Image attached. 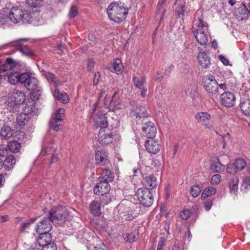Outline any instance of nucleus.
Instances as JSON below:
<instances>
[{"mask_svg":"<svg viewBox=\"0 0 250 250\" xmlns=\"http://www.w3.org/2000/svg\"><path fill=\"white\" fill-rule=\"evenodd\" d=\"M110 189V186L107 182L100 180L93 189L94 193L96 195H102L107 193Z\"/></svg>","mask_w":250,"mask_h":250,"instance_id":"f3484780","label":"nucleus"},{"mask_svg":"<svg viewBox=\"0 0 250 250\" xmlns=\"http://www.w3.org/2000/svg\"><path fill=\"white\" fill-rule=\"evenodd\" d=\"M195 118L199 123L204 124L210 119V115L206 112L198 113Z\"/></svg>","mask_w":250,"mask_h":250,"instance_id":"f704fd0d","label":"nucleus"},{"mask_svg":"<svg viewBox=\"0 0 250 250\" xmlns=\"http://www.w3.org/2000/svg\"><path fill=\"white\" fill-rule=\"evenodd\" d=\"M138 231L134 230L129 234H124L123 237L125 241L129 243L134 242L137 239Z\"/></svg>","mask_w":250,"mask_h":250,"instance_id":"ea45409f","label":"nucleus"},{"mask_svg":"<svg viewBox=\"0 0 250 250\" xmlns=\"http://www.w3.org/2000/svg\"><path fill=\"white\" fill-rule=\"evenodd\" d=\"M165 239L164 237H161L158 242L157 250H163V247L164 245Z\"/></svg>","mask_w":250,"mask_h":250,"instance_id":"69168bd1","label":"nucleus"},{"mask_svg":"<svg viewBox=\"0 0 250 250\" xmlns=\"http://www.w3.org/2000/svg\"><path fill=\"white\" fill-rule=\"evenodd\" d=\"M250 186V180L248 177H244L241 185L242 190L247 189Z\"/></svg>","mask_w":250,"mask_h":250,"instance_id":"864d4df0","label":"nucleus"},{"mask_svg":"<svg viewBox=\"0 0 250 250\" xmlns=\"http://www.w3.org/2000/svg\"><path fill=\"white\" fill-rule=\"evenodd\" d=\"M227 171L228 173L234 174L239 170L236 169L235 165L233 163L230 164L227 167Z\"/></svg>","mask_w":250,"mask_h":250,"instance_id":"5fc2aeb1","label":"nucleus"},{"mask_svg":"<svg viewBox=\"0 0 250 250\" xmlns=\"http://www.w3.org/2000/svg\"><path fill=\"white\" fill-rule=\"evenodd\" d=\"M91 212L95 216H99L102 213L101 204L97 201H92L90 205Z\"/></svg>","mask_w":250,"mask_h":250,"instance_id":"cd10ccee","label":"nucleus"},{"mask_svg":"<svg viewBox=\"0 0 250 250\" xmlns=\"http://www.w3.org/2000/svg\"><path fill=\"white\" fill-rule=\"evenodd\" d=\"M67 216L66 209L62 206H59L52 208L48 216L51 218L53 223H58V222H63Z\"/></svg>","mask_w":250,"mask_h":250,"instance_id":"39448f33","label":"nucleus"},{"mask_svg":"<svg viewBox=\"0 0 250 250\" xmlns=\"http://www.w3.org/2000/svg\"><path fill=\"white\" fill-rule=\"evenodd\" d=\"M224 169L225 166L220 163L219 159H217L216 161H214L210 167V170L213 172H220Z\"/></svg>","mask_w":250,"mask_h":250,"instance_id":"72a5a7b5","label":"nucleus"},{"mask_svg":"<svg viewBox=\"0 0 250 250\" xmlns=\"http://www.w3.org/2000/svg\"><path fill=\"white\" fill-rule=\"evenodd\" d=\"M53 96L55 98L62 103H67L69 101V97L67 94L66 93H60L57 88L54 90Z\"/></svg>","mask_w":250,"mask_h":250,"instance_id":"2f4dec72","label":"nucleus"},{"mask_svg":"<svg viewBox=\"0 0 250 250\" xmlns=\"http://www.w3.org/2000/svg\"><path fill=\"white\" fill-rule=\"evenodd\" d=\"M10 98L20 104H22L25 100L24 93L18 90H14Z\"/></svg>","mask_w":250,"mask_h":250,"instance_id":"b1692460","label":"nucleus"},{"mask_svg":"<svg viewBox=\"0 0 250 250\" xmlns=\"http://www.w3.org/2000/svg\"><path fill=\"white\" fill-rule=\"evenodd\" d=\"M140 203L146 207H150L153 202V196L149 189L139 188L136 193Z\"/></svg>","mask_w":250,"mask_h":250,"instance_id":"6e6552de","label":"nucleus"},{"mask_svg":"<svg viewBox=\"0 0 250 250\" xmlns=\"http://www.w3.org/2000/svg\"><path fill=\"white\" fill-rule=\"evenodd\" d=\"M37 110L35 104L32 103L31 104L25 106L23 109V112L29 115L32 113H36Z\"/></svg>","mask_w":250,"mask_h":250,"instance_id":"c03bdc74","label":"nucleus"},{"mask_svg":"<svg viewBox=\"0 0 250 250\" xmlns=\"http://www.w3.org/2000/svg\"><path fill=\"white\" fill-rule=\"evenodd\" d=\"M202 83L208 93L215 95L218 93V83L213 76L210 74L204 76L202 78Z\"/></svg>","mask_w":250,"mask_h":250,"instance_id":"423d86ee","label":"nucleus"},{"mask_svg":"<svg viewBox=\"0 0 250 250\" xmlns=\"http://www.w3.org/2000/svg\"><path fill=\"white\" fill-rule=\"evenodd\" d=\"M130 116L137 124H143L148 120V116L146 108L143 106L137 105L134 107L130 112Z\"/></svg>","mask_w":250,"mask_h":250,"instance_id":"20e7f679","label":"nucleus"},{"mask_svg":"<svg viewBox=\"0 0 250 250\" xmlns=\"http://www.w3.org/2000/svg\"><path fill=\"white\" fill-rule=\"evenodd\" d=\"M216 192V188L212 187H210L208 188H206L204 190L202 194V198L205 199L207 198L208 197L214 194Z\"/></svg>","mask_w":250,"mask_h":250,"instance_id":"a19ab883","label":"nucleus"},{"mask_svg":"<svg viewBox=\"0 0 250 250\" xmlns=\"http://www.w3.org/2000/svg\"><path fill=\"white\" fill-rule=\"evenodd\" d=\"M143 185L147 189H153L157 187L159 182L153 175L149 174L144 178L142 180Z\"/></svg>","mask_w":250,"mask_h":250,"instance_id":"a211bd4d","label":"nucleus"},{"mask_svg":"<svg viewBox=\"0 0 250 250\" xmlns=\"http://www.w3.org/2000/svg\"><path fill=\"white\" fill-rule=\"evenodd\" d=\"M198 61L200 65L205 69L209 68L211 65L210 58L206 51H202L199 53Z\"/></svg>","mask_w":250,"mask_h":250,"instance_id":"6ab92c4d","label":"nucleus"},{"mask_svg":"<svg viewBox=\"0 0 250 250\" xmlns=\"http://www.w3.org/2000/svg\"><path fill=\"white\" fill-rule=\"evenodd\" d=\"M95 161L97 165L100 166H105L109 163L108 154L104 150H98L95 153Z\"/></svg>","mask_w":250,"mask_h":250,"instance_id":"dca6fc26","label":"nucleus"},{"mask_svg":"<svg viewBox=\"0 0 250 250\" xmlns=\"http://www.w3.org/2000/svg\"><path fill=\"white\" fill-rule=\"evenodd\" d=\"M30 76L29 75V74L27 73H24L22 74H20L19 73V82L22 84H24V86L25 85V83H26V82L28 80L29 78H30Z\"/></svg>","mask_w":250,"mask_h":250,"instance_id":"de8ad7c7","label":"nucleus"},{"mask_svg":"<svg viewBox=\"0 0 250 250\" xmlns=\"http://www.w3.org/2000/svg\"><path fill=\"white\" fill-rule=\"evenodd\" d=\"M13 131L9 126L4 125L1 128L0 136L5 140L9 139L13 136Z\"/></svg>","mask_w":250,"mask_h":250,"instance_id":"7c9ffc66","label":"nucleus"},{"mask_svg":"<svg viewBox=\"0 0 250 250\" xmlns=\"http://www.w3.org/2000/svg\"><path fill=\"white\" fill-rule=\"evenodd\" d=\"M121 1H113L107 8V13L110 19L115 22L120 23L125 20L128 13V9Z\"/></svg>","mask_w":250,"mask_h":250,"instance_id":"f03ea898","label":"nucleus"},{"mask_svg":"<svg viewBox=\"0 0 250 250\" xmlns=\"http://www.w3.org/2000/svg\"><path fill=\"white\" fill-rule=\"evenodd\" d=\"M16 164V159L12 155L7 156L5 158L4 167L6 170H9L12 169Z\"/></svg>","mask_w":250,"mask_h":250,"instance_id":"c756f323","label":"nucleus"},{"mask_svg":"<svg viewBox=\"0 0 250 250\" xmlns=\"http://www.w3.org/2000/svg\"><path fill=\"white\" fill-rule=\"evenodd\" d=\"M94 250H109V249L106 245L103 243H101L94 247Z\"/></svg>","mask_w":250,"mask_h":250,"instance_id":"680f3d73","label":"nucleus"},{"mask_svg":"<svg viewBox=\"0 0 250 250\" xmlns=\"http://www.w3.org/2000/svg\"><path fill=\"white\" fill-rule=\"evenodd\" d=\"M101 79V75L99 72H97L95 73L94 78H93V84L94 85H97L99 81Z\"/></svg>","mask_w":250,"mask_h":250,"instance_id":"e2e57ef3","label":"nucleus"},{"mask_svg":"<svg viewBox=\"0 0 250 250\" xmlns=\"http://www.w3.org/2000/svg\"><path fill=\"white\" fill-rule=\"evenodd\" d=\"M57 247L56 245L53 242H51L46 246L42 248V250H57Z\"/></svg>","mask_w":250,"mask_h":250,"instance_id":"6e6d98bb","label":"nucleus"},{"mask_svg":"<svg viewBox=\"0 0 250 250\" xmlns=\"http://www.w3.org/2000/svg\"><path fill=\"white\" fill-rule=\"evenodd\" d=\"M91 120L93 121L94 125L100 127V129L107 128L108 125L107 117L104 114L99 111H97L95 107L91 115Z\"/></svg>","mask_w":250,"mask_h":250,"instance_id":"9d476101","label":"nucleus"},{"mask_svg":"<svg viewBox=\"0 0 250 250\" xmlns=\"http://www.w3.org/2000/svg\"><path fill=\"white\" fill-rule=\"evenodd\" d=\"M16 65V62L12 58H7L5 63L0 66V70L6 72L14 68Z\"/></svg>","mask_w":250,"mask_h":250,"instance_id":"bb28decb","label":"nucleus"},{"mask_svg":"<svg viewBox=\"0 0 250 250\" xmlns=\"http://www.w3.org/2000/svg\"><path fill=\"white\" fill-rule=\"evenodd\" d=\"M30 117L27 113L22 112L17 116L15 127L17 129L23 127L29 121Z\"/></svg>","mask_w":250,"mask_h":250,"instance_id":"5701e85b","label":"nucleus"},{"mask_svg":"<svg viewBox=\"0 0 250 250\" xmlns=\"http://www.w3.org/2000/svg\"><path fill=\"white\" fill-rule=\"evenodd\" d=\"M40 236L36 243V246L38 245L43 248L47 244L52 242V236L49 232L39 233Z\"/></svg>","mask_w":250,"mask_h":250,"instance_id":"4be33fe9","label":"nucleus"},{"mask_svg":"<svg viewBox=\"0 0 250 250\" xmlns=\"http://www.w3.org/2000/svg\"><path fill=\"white\" fill-rule=\"evenodd\" d=\"M234 164L235 166V167L239 171L243 169L246 166L245 161L242 159H238L235 160Z\"/></svg>","mask_w":250,"mask_h":250,"instance_id":"a18cd8bd","label":"nucleus"},{"mask_svg":"<svg viewBox=\"0 0 250 250\" xmlns=\"http://www.w3.org/2000/svg\"><path fill=\"white\" fill-rule=\"evenodd\" d=\"M78 14V8L75 6H72L70 10L69 16L70 18H74Z\"/></svg>","mask_w":250,"mask_h":250,"instance_id":"bf43d9fd","label":"nucleus"},{"mask_svg":"<svg viewBox=\"0 0 250 250\" xmlns=\"http://www.w3.org/2000/svg\"><path fill=\"white\" fill-rule=\"evenodd\" d=\"M19 73L17 72H12L8 76V81L10 83L15 84L19 82Z\"/></svg>","mask_w":250,"mask_h":250,"instance_id":"79ce46f5","label":"nucleus"},{"mask_svg":"<svg viewBox=\"0 0 250 250\" xmlns=\"http://www.w3.org/2000/svg\"><path fill=\"white\" fill-rule=\"evenodd\" d=\"M239 106L241 111L244 115L250 116V99L241 100Z\"/></svg>","mask_w":250,"mask_h":250,"instance_id":"393cba45","label":"nucleus"},{"mask_svg":"<svg viewBox=\"0 0 250 250\" xmlns=\"http://www.w3.org/2000/svg\"><path fill=\"white\" fill-rule=\"evenodd\" d=\"M239 180L237 177H234L231 179L229 183V190L231 193L235 194L238 188Z\"/></svg>","mask_w":250,"mask_h":250,"instance_id":"e433bc0d","label":"nucleus"},{"mask_svg":"<svg viewBox=\"0 0 250 250\" xmlns=\"http://www.w3.org/2000/svg\"><path fill=\"white\" fill-rule=\"evenodd\" d=\"M110 69L112 72L116 73L121 72L123 69V65L121 60L119 59H116L112 63Z\"/></svg>","mask_w":250,"mask_h":250,"instance_id":"c9c22d12","label":"nucleus"},{"mask_svg":"<svg viewBox=\"0 0 250 250\" xmlns=\"http://www.w3.org/2000/svg\"><path fill=\"white\" fill-rule=\"evenodd\" d=\"M64 114V109L63 108H60L55 112L54 116L50 120V127L51 128L56 131L60 130L63 124Z\"/></svg>","mask_w":250,"mask_h":250,"instance_id":"1a4fd4ad","label":"nucleus"},{"mask_svg":"<svg viewBox=\"0 0 250 250\" xmlns=\"http://www.w3.org/2000/svg\"><path fill=\"white\" fill-rule=\"evenodd\" d=\"M142 130L144 136L148 139H153L156 134L157 129L154 124L148 120L143 124Z\"/></svg>","mask_w":250,"mask_h":250,"instance_id":"9b49d317","label":"nucleus"},{"mask_svg":"<svg viewBox=\"0 0 250 250\" xmlns=\"http://www.w3.org/2000/svg\"><path fill=\"white\" fill-rule=\"evenodd\" d=\"M8 175L9 174L6 172L1 173L0 174V187H1L3 183H4L5 177H7Z\"/></svg>","mask_w":250,"mask_h":250,"instance_id":"0e129e2a","label":"nucleus"},{"mask_svg":"<svg viewBox=\"0 0 250 250\" xmlns=\"http://www.w3.org/2000/svg\"><path fill=\"white\" fill-rule=\"evenodd\" d=\"M145 146L147 151L150 153L156 154L159 152L160 149L158 142L154 141L153 139L146 141Z\"/></svg>","mask_w":250,"mask_h":250,"instance_id":"aec40b11","label":"nucleus"},{"mask_svg":"<svg viewBox=\"0 0 250 250\" xmlns=\"http://www.w3.org/2000/svg\"><path fill=\"white\" fill-rule=\"evenodd\" d=\"M46 78L49 82H52L55 85V86L57 85V79L55 77L53 74L50 72L47 73L46 74Z\"/></svg>","mask_w":250,"mask_h":250,"instance_id":"603ef678","label":"nucleus"},{"mask_svg":"<svg viewBox=\"0 0 250 250\" xmlns=\"http://www.w3.org/2000/svg\"><path fill=\"white\" fill-rule=\"evenodd\" d=\"M98 140L101 144L108 145L112 142L113 137L108 128L100 129L98 134Z\"/></svg>","mask_w":250,"mask_h":250,"instance_id":"4468645a","label":"nucleus"},{"mask_svg":"<svg viewBox=\"0 0 250 250\" xmlns=\"http://www.w3.org/2000/svg\"><path fill=\"white\" fill-rule=\"evenodd\" d=\"M101 195L102 197L100 198V201L102 204L107 205L112 200L113 198H111L110 195L107 194V193Z\"/></svg>","mask_w":250,"mask_h":250,"instance_id":"09e8293b","label":"nucleus"},{"mask_svg":"<svg viewBox=\"0 0 250 250\" xmlns=\"http://www.w3.org/2000/svg\"><path fill=\"white\" fill-rule=\"evenodd\" d=\"M201 189L198 186L194 185L192 186L190 189V194L192 197H197L201 192Z\"/></svg>","mask_w":250,"mask_h":250,"instance_id":"49530a36","label":"nucleus"},{"mask_svg":"<svg viewBox=\"0 0 250 250\" xmlns=\"http://www.w3.org/2000/svg\"><path fill=\"white\" fill-rule=\"evenodd\" d=\"M36 13L30 12L28 9L21 6H13L10 9L9 18L15 23L21 22L23 23H30L34 21Z\"/></svg>","mask_w":250,"mask_h":250,"instance_id":"7ed1b4c3","label":"nucleus"},{"mask_svg":"<svg viewBox=\"0 0 250 250\" xmlns=\"http://www.w3.org/2000/svg\"><path fill=\"white\" fill-rule=\"evenodd\" d=\"M36 218H34L31 219L29 222H27V223H22L21 224V231H24L25 229L29 227L31 224L33 223L35 220Z\"/></svg>","mask_w":250,"mask_h":250,"instance_id":"4d7b16f0","label":"nucleus"},{"mask_svg":"<svg viewBox=\"0 0 250 250\" xmlns=\"http://www.w3.org/2000/svg\"><path fill=\"white\" fill-rule=\"evenodd\" d=\"M114 178V175L113 172L108 169H105L99 177V180H102L109 183V182L113 181Z\"/></svg>","mask_w":250,"mask_h":250,"instance_id":"c85d7f7f","label":"nucleus"},{"mask_svg":"<svg viewBox=\"0 0 250 250\" xmlns=\"http://www.w3.org/2000/svg\"><path fill=\"white\" fill-rule=\"evenodd\" d=\"M203 10L198 9L194 17L193 23L198 27L194 32L197 41L201 45L206 44L208 41V25L204 21Z\"/></svg>","mask_w":250,"mask_h":250,"instance_id":"f257e3e1","label":"nucleus"},{"mask_svg":"<svg viewBox=\"0 0 250 250\" xmlns=\"http://www.w3.org/2000/svg\"><path fill=\"white\" fill-rule=\"evenodd\" d=\"M16 138L20 141L21 143L25 142L27 140L25 133L21 131L16 132Z\"/></svg>","mask_w":250,"mask_h":250,"instance_id":"3c124183","label":"nucleus"},{"mask_svg":"<svg viewBox=\"0 0 250 250\" xmlns=\"http://www.w3.org/2000/svg\"><path fill=\"white\" fill-rule=\"evenodd\" d=\"M7 147L11 152L16 153L19 151L21 148V144L17 141H12L8 143Z\"/></svg>","mask_w":250,"mask_h":250,"instance_id":"4c0bfd02","label":"nucleus"},{"mask_svg":"<svg viewBox=\"0 0 250 250\" xmlns=\"http://www.w3.org/2000/svg\"><path fill=\"white\" fill-rule=\"evenodd\" d=\"M20 104L17 103L14 100H12L10 97L8 103L6 105V108L10 112H15L19 109Z\"/></svg>","mask_w":250,"mask_h":250,"instance_id":"58836bf2","label":"nucleus"},{"mask_svg":"<svg viewBox=\"0 0 250 250\" xmlns=\"http://www.w3.org/2000/svg\"><path fill=\"white\" fill-rule=\"evenodd\" d=\"M94 66V62L92 60H89L87 62V70L91 71Z\"/></svg>","mask_w":250,"mask_h":250,"instance_id":"774afa93","label":"nucleus"},{"mask_svg":"<svg viewBox=\"0 0 250 250\" xmlns=\"http://www.w3.org/2000/svg\"><path fill=\"white\" fill-rule=\"evenodd\" d=\"M175 12L179 17H183L186 13V9L185 3L177 0L175 3Z\"/></svg>","mask_w":250,"mask_h":250,"instance_id":"a878e982","label":"nucleus"},{"mask_svg":"<svg viewBox=\"0 0 250 250\" xmlns=\"http://www.w3.org/2000/svg\"><path fill=\"white\" fill-rule=\"evenodd\" d=\"M133 82L135 86L140 89L145 87L144 84L146 83V78L145 76H142L141 78L134 76L133 78Z\"/></svg>","mask_w":250,"mask_h":250,"instance_id":"473e14b6","label":"nucleus"},{"mask_svg":"<svg viewBox=\"0 0 250 250\" xmlns=\"http://www.w3.org/2000/svg\"><path fill=\"white\" fill-rule=\"evenodd\" d=\"M24 86L28 90L31 91L33 94H34L36 91L40 92L39 82L35 77L30 76Z\"/></svg>","mask_w":250,"mask_h":250,"instance_id":"412c9836","label":"nucleus"},{"mask_svg":"<svg viewBox=\"0 0 250 250\" xmlns=\"http://www.w3.org/2000/svg\"><path fill=\"white\" fill-rule=\"evenodd\" d=\"M28 41V39L27 38L21 39L13 42L12 45L16 47L17 49L20 50L23 54L31 56L33 54V51L24 44V42H26Z\"/></svg>","mask_w":250,"mask_h":250,"instance_id":"2eb2a0df","label":"nucleus"},{"mask_svg":"<svg viewBox=\"0 0 250 250\" xmlns=\"http://www.w3.org/2000/svg\"><path fill=\"white\" fill-rule=\"evenodd\" d=\"M197 87L195 85L191 84L186 90L187 95L190 96H194L196 93Z\"/></svg>","mask_w":250,"mask_h":250,"instance_id":"8fccbe9b","label":"nucleus"},{"mask_svg":"<svg viewBox=\"0 0 250 250\" xmlns=\"http://www.w3.org/2000/svg\"><path fill=\"white\" fill-rule=\"evenodd\" d=\"M190 216V212L188 209H185L180 213V217L183 220H187Z\"/></svg>","mask_w":250,"mask_h":250,"instance_id":"052dcab7","label":"nucleus"},{"mask_svg":"<svg viewBox=\"0 0 250 250\" xmlns=\"http://www.w3.org/2000/svg\"><path fill=\"white\" fill-rule=\"evenodd\" d=\"M52 223L51 218L48 216L43 217L36 225V230L37 232H49L52 229Z\"/></svg>","mask_w":250,"mask_h":250,"instance_id":"f8f14e48","label":"nucleus"},{"mask_svg":"<svg viewBox=\"0 0 250 250\" xmlns=\"http://www.w3.org/2000/svg\"><path fill=\"white\" fill-rule=\"evenodd\" d=\"M118 93V91H115L112 97V100H111L110 97L105 95L104 92H102L98 98V103L95 104V106H97L98 104H103L105 108H108L109 106L113 105V108L114 110L121 109L122 108V105L120 104L115 105V103H113V99L115 98L116 95ZM95 107L96 108V107Z\"/></svg>","mask_w":250,"mask_h":250,"instance_id":"0eeeda50","label":"nucleus"},{"mask_svg":"<svg viewBox=\"0 0 250 250\" xmlns=\"http://www.w3.org/2000/svg\"><path fill=\"white\" fill-rule=\"evenodd\" d=\"M221 181V176L218 174H214L212 176L210 182L212 185H217Z\"/></svg>","mask_w":250,"mask_h":250,"instance_id":"13d9d810","label":"nucleus"},{"mask_svg":"<svg viewBox=\"0 0 250 250\" xmlns=\"http://www.w3.org/2000/svg\"><path fill=\"white\" fill-rule=\"evenodd\" d=\"M26 3L30 6L34 8H39L43 4L42 0H26Z\"/></svg>","mask_w":250,"mask_h":250,"instance_id":"37998d69","label":"nucleus"},{"mask_svg":"<svg viewBox=\"0 0 250 250\" xmlns=\"http://www.w3.org/2000/svg\"><path fill=\"white\" fill-rule=\"evenodd\" d=\"M155 80L156 81H161L164 78V74L159 71H157L154 76Z\"/></svg>","mask_w":250,"mask_h":250,"instance_id":"338daca9","label":"nucleus"},{"mask_svg":"<svg viewBox=\"0 0 250 250\" xmlns=\"http://www.w3.org/2000/svg\"><path fill=\"white\" fill-rule=\"evenodd\" d=\"M221 103L225 107H230L234 106L235 103L234 94L229 91H225L220 95Z\"/></svg>","mask_w":250,"mask_h":250,"instance_id":"ddd939ff","label":"nucleus"}]
</instances>
